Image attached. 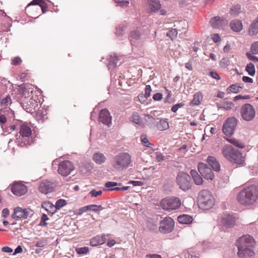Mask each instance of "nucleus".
Masks as SVG:
<instances>
[{
  "label": "nucleus",
  "instance_id": "f257e3e1",
  "mask_svg": "<svg viewBox=\"0 0 258 258\" xmlns=\"http://www.w3.org/2000/svg\"><path fill=\"white\" fill-rule=\"evenodd\" d=\"M258 198V189L251 184L244 187L237 195V200L242 205L250 206L255 203Z\"/></svg>",
  "mask_w": 258,
  "mask_h": 258
},
{
  "label": "nucleus",
  "instance_id": "f03ea898",
  "mask_svg": "<svg viewBox=\"0 0 258 258\" xmlns=\"http://www.w3.org/2000/svg\"><path fill=\"white\" fill-rule=\"evenodd\" d=\"M222 153L225 158L236 164L241 165L244 162V157L241 153L230 145L223 147Z\"/></svg>",
  "mask_w": 258,
  "mask_h": 258
},
{
  "label": "nucleus",
  "instance_id": "7ed1b4c3",
  "mask_svg": "<svg viewBox=\"0 0 258 258\" xmlns=\"http://www.w3.org/2000/svg\"><path fill=\"white\" fill-rule=\"evenodd\" d=\"M32 130L27 123H23L20 128L19 135H16V142L21 147L30 145L33 143Z\"/></svg>",
  "mask_w": 258,
  "mask_h": 258
},
{
  "label": "nucleus",
  "instance_id": "20e7f679",
  "mask_svg": "<svg viewBox=\"0 0 258 258\" xmlns=\"http://www.w3.org/2000/svg\"><path fill=\"white\" fill-rule=\"evenodd\" d=\"M132 162L130 155L127 153H121L115 156L112 161V166L117 171L127 168Z\"/></svg>",
  "mask_w": 258,
  "mask_h": 258
},
{
  "label": "nucleus",
  "instance_id": "39448f33",
  "mask_svg": "<svg viewBox=\"0 0 258 258\" xmlns=\"http://www.w3.org/2000/svg\"><path fill=\"white\" fill-rule=\"evenodd\" d=\"M198 201L200 208L208 210L214 206L215 199L210 191L204 189L199 192Z\"/></svg>",
  "mask_w": 258,
  "mask_h": 258
},
{
  "label": "nucleus",
  "instance_id": "423d86ee",
  "mask_svg": "<svg viewBox=\"0 0 258 258\" xmlns=\"http://www.w3.org/2000/svg\"><path fill=\"white\" fill-rule=\"evenodd\" d=\"M176 182L179 188L184 191L189 190L192 183L189 175L184 172H179L176 177Z\"/></svg>",
  "mask_w": 258,
  "mask_h": 258
},
{
  "label": "nucleus",
  "instance_id": "0eeeda50",
  "mask_svg": "<svg viewBox=\"0 0 258 258\" xmlns=\"http://www.w3.org/2000/svg\"><path fill=\"white\" fill-rule=\"evenodd\" d=\"M144 32L141 28L133 30L130 32V40L132 46L135 47H142L145 41L144 37Z\"/></svg>",
  "mask_w": 258,
  "mask_h": 258
},
{
  "label": "nucleus",
  "instance_id": "6e6552de",
  "mask_svg": "<svg viewBox=\"0 0 258 258\" xmlns=\"http://www.w3.org/2000/svg\"><path fill=\"white\" fill-rule=\"evenodd\" d=\"M180 205V200L177 197L165 198L160 202L161 207L164 210L169 211L178 209Z\"/></svg>",
  "mask_w": 258,
  "mask_h": 258
},
{
  "label": "nucleus",
  "instance_id": "1a4fd4ad",
  "mask_svg": "<svg viewBox=\"0 0 258 258\" xmlns=\"http://www.w3.org/2000/svg\"><path fill=\"white\" fill-rule=\"evenodd\" d=\"M240 113L243 120L249 121L254 118L255 110L252 105L246 103L241 107Z\"/></svg>",
  "mask_w": 258,
  "mask_h": 258
},
{
  "label": "nucleus",
  "instance_id": "9d476101",
  "mask_svg": "<svg viewBox=\"0 0 258 258\" xmlns=\"http://www.w3.org/2000/svg\"><path fill=\"white\" fill-rule=\"evenodd\" d=\"M33 214V211L30 208L23 209L18 207L15 208L12 217L16 220H20L30 218Z\"/></svg>",
  "mask_w": 258,
  "mask_h": 258
},
{
  "label": "nucleus",
  "instance_id": "9b49d317",
  "mask_svg": "<svg viewBox=\"0 0 258 258\" xmlns=\"http://www.w3.org/2000/svg\"><path fill=\"white\" fill-rule=\"evenodd\" d=\"M237 125V120L234 117L228 118L224 122L223 126V132L227 136L233 135Z\"/></svg>",
  "mask_w": 258,
  "mask_h": 258
},
{
  "label": "nucleus",
  "instance_id": "f8f14e48",
  "mask_svg": "<svg viewBox=\"0 0 258 258\" xmlns=\"http://www.w3.org/2000/svg\"><path fill=\"white\" fill-rule=\"evenodd\" d=\"M174 222L169 217H166L160 222L159 231L163 233L171 232L174 229Z\"/></svg>",
  "mask_w": 258,
  "mask_h": 258
},
{
  "label": "nucleus",
  "instance_id": "ddd939ff",
  "mask_svg": "<svg viewBox=\"0 0 258 258\" xmlns=\"http://www.w3.org/2000/svg\"><path fill=\"white\" fill-rule=\"evenodd\" d=\"M198 171L205 179L212 180L214 178V175L212 169L209 166L204 163L200 162L198 166Z\"/></svg>",
  "mask_w": 258,
  "mask_h": 258
},
{
  "label": "nucleus",
  "instance_id": "4468645a",
  "mask_svg": "<svg viewBox=\"0 0 258 258\" xmlns=\"http://www.w3.org/2000/svg\"><path fill=\"white\" fill-rule=\"evenodd\" d=\"M255 240L249 235H244L237 239L235 245L237 247H248L255 245Z\"/></svg>",
  "mask_w": 258,
  "mask_h": 258
},
{
  "label": "nucleus",
  "instance_id": "2eb2a0df",
  "mask_svg": "<svg viewBox=\"0 0 258 258\" xmlns=\"http://www.w3.org/2000/svg\"><path fill=\"white\" fill-rule=\"evenodd\" d=\"M74 167L72 162L68 160L63 161L59 164L58 172L63 176L69 175L74 170Z\"/></svg>",
  "mask_w": 258,
  "mask_h": 258
},
{
  "label": "nucleus",
  "instance_id": "dca6fc26",
  "mask_svg": "<svg viewBox=\"0 0 258 258\" xmlns=\"http://www.w3.org/2000/svg\"><path fill=\"white\" fill-rule=\"evenodd\" d=\"M254 247V246L237 247L238 249V256L239 258H251L253 257L255 255Z\"/></svg>",
  "mask_w": 258,
  "mask_h": 258
},
{
  "label": "nucleus",
  "instance_id": "f3484780",
  "mask_svg": "<svg viewBox=\"0 0 258 258\" xmlns=\"http://www.w3.org/2000/svg\"><path fill=\"white\" fill-rule=\"evenodd\" d=\"M31 6H36L37 9L41 10L43 13H45L48 9V5L45 0H32L26 7V10L28 11Z\"/></svg>",
  "mask_w": 258,
  "mask_h": 258
},
{
  "label": "nucleus",
  "instance_id": "a211bd4d",
  "mask_svg": "<svg viewBox=\"0 0 258 258\" xmlns=\"http://www.w3.org/2000/svg\"><path fill=\"white\" fill-rule=\"evenodd\" d=\"M55 185L54 183L48 180L42 181L39 185V190L43 194H47L53 191Z\"/></svg>",
  "mask_w": 258,
  "mask_h": 258
},
{
  "label": "nucleus",
  "instance_id": "6ab92c4d",
  "mask_svg": "<svg viewBox=\"0 0 258 258\" xmlns=\"http://www.w3.org/2000/svg\"><path fill=\"white\" fill-rule=\"evenodd\" d=\"M213 28L215 29L222 28L228 24V21L224 17H212L210 20Z\"/></svg>",
  "mask_w": 258,
  "mask_h": 258
},
{
  "label": "nucleus",
  "instance_id": "aec40b11",
  "mask_svg": "<svg viewBox=\"0 0 258 258\" xmlns=\"http://www.w3.org/2000/svg\"><path fill=\"white\" fill-rule=\"evenodd\" d=\"M98 119L99 122L104 124L109 125L111 123V116L109 111L105 108L100 110Z\"/></svg>",
  "mask_w": 258,
  "mask_h": 258
},
{
  "label": "nucleus",
  "instance_id": "412c9836",
  "mask_svg": "<svg viewBox=\"0 0 258 258\" xmlns=\"http://www.w3.org/2000/svg\"><path fill=\"white\" fill-rule=\"evenodd\" d=\"M27 190V187L24 184L20 183H14L11 187L12 192L18 196L25 194Z\"/></svg>",
  "mask_w": 258,
  "mask_h": 258
},
{
  "label": "nucleus",
  "instance_id": "4be33fe9",
  "mask_svg": "<svg viewBox=\"0 0 258 258\" xmlns=\"http://www.w3.org/2000/svg\"><path fill=\"white\" fill-rule=\"evenodd\" d=\"M150 11L155 12L159 10L161 4L159 0H143Z\"/></svg>",
  "mask_w": 258,
  "mask_h": 258
},
{
  "label": "nucleus",
  "instance_id": "5701e85b",
  "mask_svg": "<svg viewBox=\"0 0 258 258\" xmlns=\"http://www.w3.org/2000/svg\"><path fill=\"white\" fill-rule=\"evenodd\" d=\"M235 221V218L231 215H225L222 218V224L226 228L231 227L234 225Z\"/></svg>",
  "mask_w": 258,
  "mask_h": 258
},
{
  "label": "nucleus",
  "instance_id": "b1692460",
  "mask_svg": "<svg viewBox=\"0 0 258 258\" xmlns=\"http://www.w3.org/2000/svg\"><path fill=\"white\" fill-rule=\"evenodd\" d=\"M207 162L214 171H220V165L215 157L209 156L207 159Z\"/></svg>",
  "mask_w": 258,
  "mask_h": 258
},
{
  "label": "nucleus",
  "instance_id": "393cba45",
  "mask_svg": "<svg viewBox=\"0 0 258 258\" xmlns=\"http://www.w3.org/2000/svg\"><path fill=\"white\" fill-rule=\"evenodd\" d=\"M106 241V237L104 235H97L90 240V245L92 246H96L104 244Z\"/></svg>",
  "mask_w": 258,
  "mask_h": 258
},
{
  "label": "nucleus",
  "instance_id": "a878e982",
  "mask_svg": "<svg viewBox=\"0 0 258 258\" xmlns=\"http://www.w3.org/2000/svg\"><path fill=\"white\" fill-rule=\"evenodd\" d=\"M103 209V208L100 205H90L82 207V213L86 212L88 211L97 212L98 211H101Z\"/></svg>",
  "mask_w": 258,
  "mask_h": 258
},
{
  "label": "nucleus",
  "instance_id": "bb28decb",
  "mask_svg": "<svg viewBox=\"0 0 258 258\" xmlns=\"http://www.w3.org/2000/svg\"><path fill=\"white\" fill-rule=\"evenodd\" d=\"M107 66L109 69L110 68H114L117 65L118 61L119 59L117 56L115 55H110L107 57Z\"/></svg>",
  "mask_w": 258,
  "mask_h": 258
},
{
  "label": "nucleus",
  "instance_id": "cd10ccee",
  "mask_svg": "<svg viewBox=\"0 0 258 258\" xmlns=\"http://www.w3.org/2000/svg\"><path fill=\"white\" fill-rule=\"evenodd\" d=\"M93 160L96 164L101 165L105 162L106 158L103 153L97 152L93 155Z\"/></svg>",
  "mask_w": 258,
  "mask_h": 258
},
{
  "label": "nucleus",
  "instance_id": "c85d7f7f",
  "mask_svg": "<svg viewBox=\"0 0 258 258\" xmlns=\"http://www.w3.org/2000/svg\"><path fill=\"white\" fill-rule=\"evenodd\" d=\"M231 29L235 32L240 31L242 29V24L241 21L239 20H234L230 23Z\"/></svg>",
  "mask_w": 258,
  "mask_h": 258
},
{
  "label": "nucleus",
  "instance_id": "c756f323",
  "mask_svg": "<svg viewBox=\"0 0 258 258\" xmlns=\"http://www.w3.org/2000/svg\"><path fill=\"white\" fill-rule=\"evenodd\" d=\"M93 166L91 163H85L82 165V175L87 176L91 172Z\"/></svg>",
  "mask_w": 258,
  "mask_h": 258
},
{
  "label": "nucleus",
  "instance_id": "7c9ffc66",
  "mask_svg": "<svg viewBox=\"0 0 258 258\" xmlns=\"http://www.w3.org/2000/svg\"><path fill=\"white\" fill-rule=\"evenodd\" d=\"M203 99V95L201 92H199L194 95V98L189 104L190 106L194 107L199 105Z\"/></svg>",
  "mask_w": 258,
  "mask_h": 258
},
{
  "label": "nucleus",
  "instance_id": "2f4dec72",
  "mask_svg": "<svg viewBox=\"0 0 258 258\" xmlns=\"http://www.w3.org/2000/svg\"><path fill=\"white\" fill-rule=\"evenodd\" d=\"M35 100L32 99H29L26 102L22 104V107L27 112H30L35 108Z\"/></svg>",
  "mask_w": 258,
  "mask_h": 258
},
{
  "label": "nucleus",
  "instance_id": "473e14b6",
  "mask_svg": "<svg viewBox=\"0 0 258 258\" xmlns=\"http://www.w3.org/2000/svg\"><path fill=\"white\" fill-rule=\"evenodd\" d=\"M177 220L180 224H189L192 222V218L188 215H182L178 217Z\"/></svg>",
  "mask_w": 258,
  "mask_h": 258
},
{
  "label": "nucleus",
  "instance_id": "72a5a7b5",
  "mask_svg": "<svg viewBox=\"0 0 258 258\" xmlns=\"http://www.w3.org/2000/svg\"><path fill=\"white\" fill-rule=\"evenodd\" d=\"M190 174L196 184L201 185L203 183V180L202 177L196 170H191Z\"/></svg>",
  "mask_w": 258,
  "mask_h": 258
},
{
  "label": "nucleus",
  "instance_id": "f704fd0d",
  "mask_svg": "<svg viewBox=\"0 0 258 258\" xmlns=\"http://www.w3.org/2000/svg\"><path fill=\"white\" fill-rule=\"evenodd\" d=\"M248 33L251 36H253L258 33V17L251 24Z\"/></svg>",
  "mask_w": 258,
  "mask_h": 258
},
{
  "label": "nucleus",
  "instance_id": "c9c22d12",
  "mask_svg": "<svg viewBox=\"0 0 258 258\" xmlns=\"http://www.w3.org/2000/svg\"><path fill=\"white\" fill-rule=\"evenodd\" d=\"M41 207L42 208L44 209L46 211L48 212H50L52 213H53L54 212H55L56 209L54 210L55 209V206L53 205L51 202H43L41 204Z\"/></svg>",
  "mask_w": 258,
  "mask_h": 258
},
{
  "label": "nucleus",
  "instance_id": "e433bc0d",
  "mask_svg": "<svg viewBox=\"0 0 258 258\" xmlns=\"http://www.w3.org/2000/svg\"><path fill=\"white\" fill-rule=\"evenodd\" d=\"M156 126L159 130L164 131L169 128V124L166 120L161 119L157 123Z\"/></svg>",
  "mask_w": 258,
  "mask_h": 258
},
{
  "label": "nucleus",
  "instance_id": "4c0bfd02",
  "mask_svg": "<svg viewBox=\"0 0 258 258\" xmlns=\"http://www.w3.org/2000/svg\"><path fill=\"white\" fill-rule=\"evenodd\" d=\"M12 103V101L11 97L8 95L1 101L0 104L2 107H7L10 106Z\"/></svg>",
  "mask_w": 258,
  "mask_h": 258
},
{
  "label": "nucleus",
  "instance_id": "58836bf2",
  "mask_svg": "<svg viewBox=\"0 0 258 258\" xmlns=\"http://www.w3.org/2000/svg\"><path fill=\"white\" fill-rule=\"evenodd\" d=\"M242 88V85H240V84H234L230 85L228 88L227 90L234 93H237L239 92V89Z\"/></svg>",
  "mask_w": 258,
  "mask_h": 258
},
{
  "label": "nucleus",
  "instance_id": "ea45409f",
  "mask_svg": "<svg viewBox=\"0 0 258 258\" xmlns=\"http://www.w3.org/2000/svg\"><path fill=\"white\" fill-rule=\"evenodd\" d=\"M245 70L247 72L250 76H252L255 74V67L254 64L251 62H249L247 64L245 68Z\"/></svg>",
  "mask_w": 258,
  "mask_h": 258
},
{
  "label": "nucleus",
  "instance_id": "a19ab883",
  "mask_svg": "<svg viewBox=\"0 0 258 258\" xmlns=\"http://www.w3.org/2000/svg\"><path fill=\"white\" fill-rule=\"evenodd\" d=\"M67 204L66 200L64 199H59L57 200L55 204V209L56 210H59L60 208L66 206Z\"/></svg>",
  "mask_w": 258,
  "mask_h": 258
},
{
  "label": "nucleus",
  "instance_id": "79ce46f5",
  "mask_svg": "<svg viewBox=\"0 0 258 258\" xmlns=\"http://www.w3.org/2000/svg\"><path fill=\"white\" fill-rule=\"evenodd\" d=\"M126 29V27L124 25H119L116 28V31L115 32L116 35L118 36L123 35Z\"/></svg>",
  "mask_w": 258,
  "mask_h": 258
},
{
  "label": "nucleus",
  "instance_id": "37998d69",
  "mask_svg": "<svg viewBox=\"0 0 258 258\" xmlns=\"http://www.w3.org/2000/svg\"><path fill=\"white\" fill-rule=\"evenodd\" d=\"M131 120L133 122H134L137 124H140L141 122V118H140L139 115L137 112L133 113V114L131 117Z\"/></svg>",
  "mask_w": 258,
  "mask_h": 258
},
{
  "label": "nucleus",
  "instance_id": "c03bdc74",
  "mask_svg": "<svg viewBox=\"0 0 258 258\" xmlns=\"http://www.w3.org/2000/svg\"><path fill=\"white\" fill-rule=\"evenodd\" d=\"M240 11L241 7L239 5L233 6L230 10L231 14L232 15H238L240 13Z\"/></svg>",
  "mask_w": 258,
  "mask_h": 258
},
{
  "label": "nucleus",
  "instance_id": "a18cd8bd",
  "mask_svg": "<svg viewBox=\"0 0 258 258\" xmlns=\"http://www.w3.org/2000/svg\"><path fill=\"white\" fill-rule=\"evenodd\" d=\"M234 106L233 103L232 102H228L222 104L217 105L218 108H224L226 110L231 109Z\"/></svg>",
  "mask_w": 258,
  "mask_h": 258
},
{
  "label": "nucleus",
  "instance_id": "49530a36",
  "mask_svg": "<svg viewBox=\"0 0 258 258\" xmlns=\"http://www.w3.org/2000/svg\"><path fill=\"white\" fill-rule=\"evenodd\" d=\"M177 35V31L175 29H172L168 31L166 35L170 37L171 40H173L175 39Z\"/></svg>",
  "mask_w": 258,
  "mask_h": 258
},
{
  "label": "nucleus",
  "instance_id": "de8ad7c7",
  "mask_svg": "<svg viewBox=\"0 0 258 258\" xmlns=\"http://www.w3.org/2000/svg\"><path fill=\"white\" fill-rule=\"evenodd\" d=\"M229 142L231 144H233L234 146L239 148L242 149L244 147V145H243V144L236 139H231L229 140Z\"/></svg>",
  "mask_w": 258,
  "mask_h": 258
},
{
  "label": "nucleus",
  "instance_id": "09e8293b",
  "mask_svg": "<svg viewBox=\"0 0 258 258\" xmlns=\"http://www.w3.org/2000/svg\"><path fill=\"white\" fill-rule=\"evenodd\" d=\"M141 140L142 142V144L147 147H150L151 145H152V144L149 143L147 138V136L146 135H142L141 136Z\"/></svg>",
  "mask_w": 258,
  "mask_h": 258
},
{
  "label": "nucleus",
  "instance_id": "8fccbe9b",
  "mask_svg": "<svg viewBox=\"0 0 258 258\" xmlns=\"http://www.w3.org/2000/svg\"><path fill=\"white\" fill-rule=\"evenodd\" d=\"M118 6L127 7L130 4V0H114Z\"/></svg>",
  "mask_w": 258,
  "mask_h": 258
},
{
  "label": "nucleus",
  "instance_id": "3c124183",
  "mask_svg": "<svg viewBox=\"0 0 258 258\" xmlns=\"http://www.w3.org/2000/svg\"><path fill=\"white\" fill-rule=\"evenodd\" d=\"M230 64V60L228 58H223L220 61V65L222 68H227Z\"/></svg>",
  "mask_w": 258,
  "mask_h": 258
},
{
  "label": "nucleus",
  "instance_id": "603ef678",
  "mask_svg": "<svg viewBox=\"0 0 258 258\" xmlns=\"http://www.w3.org/2000/svg\"><path fill=\"white\" fill-rule=\"evenodd\" d=\"M251 51L252 54H258V42H255L252 44L251 46Z\"/></svg>",
  "mask_w": 258,
  "mask_h": 258
},
{
  "label": "nucleus",
  "instance_id": "864d4df0",
  "mask_svg": "<svg viewBox=\"0 0 258 258\" xmlns=\"http://www.w3.org/2000/svg\"><path fill=\"white\" fill-rule=\"evenodd\" d=\"M184 105V104L182 102L177 103L172 107L171 110L173 112H176L179 108L182 107Z\"/></svg>",
  "mask_w": 258,
  "mask_h": 258
},
{
  "label": "nucleus",
  "instance_id": "5fc2aeb1",
  "mask_svg": "<svg viewBox=\"0 0 258 258\" xmlns=\"http://www.w3.org/2000/svg\"><path fill=\"white\" fill-rule=\"evenodd\" d=\"M121 184V183H118L115 182L108 181V182L105 183V186L106 188H111V187H113L114 186H116L117 185H120Z\"/></svg>",
  "mask_w": 258,
  "mask_h": 258
},
{
  "label": "nucleus",
  "instance_id": "6e6d98bb",
  "mask_svg": "<svg viewBox=\"0 0 258 258\" xmlns=\"http://www.w3.org/2000/svg\"><path fill=\"white\" fill-rule=\"evenodd\" d=\"M89 194L92 197H97L102 194V191L101 190L96 191L95 189H93L90 191Z\"/></svg>",
  "mask_w": 258,
  "mask_h": 258
},
{
  "label": "nucleus",
  "instance_id": "4d7b16f0",
  "mask_svg": "<svg viewBox=\"0 0 258 258\" xmlns=\"http://www.w3.org/2000/svg\"><path fill=\"white\" fill-rule=\"evenodd\" d=\"M46 240L45 239H42L37 241L35 245L37 247H43L45 245H46Z\"/></svg>",
  "mask_w": 258,
  "mask_h": 258
},
{
  "label": "nucleus",
  "instance_id": "13d9d810",
  "mask_svg": "<svg viewBox=\"0 0 258 258\" xmlns=\"http://www.w3.org/2000/svg\"><path fill=\"white\" fill-rule=\"evenodd\" d=\"M155 158L158 162H161L165 160V157L160 152L156 153Z\"/></svg>",
  "mask_w": 258,
  "mask_h": 258
},
{
  "label": "nucleus",
  "instance_id": "bf43d9fd",
  "mask_svg": "<svg viewBox=\"0 0 258 258\" xmlns=\"http://www.w3.org/2000/svg\"><path fill=\"white\" fill-rule=\"evenodd\" d=\"M151 91L152 90L151 86L150 85H146L144 94L145 97L146 99H147L150 96Z\"/></svg>",
  "mask_w": 258,
  "mask_h": 258
},
{
  "label": "nucleus",
  "instance_id": "052dcab7",
  "mask_svg": "<svg viewBox=\"0 0 258 258\" xmlns=\"http://www.w3.org/2000/svg\"><path fill=\"white\" fill-rule=\"evenodd\" d=\"M209 75L212 77L213 78V79H215L217 80H220L221 78L219 76V75H218V74L214 71H211L209 72Z\"/></svg>",
  "mask_w": 258,
  "mask_h": 258
},
{
  "label": "nucleus",
  "instance_id": "680f3d73",
  "mask_svg": "<svg viewBox=\"0 0 258 258\" xmlns=\"http://www.w3.org/2000/svg\"><path fill=\"white\" fill-rule=\"evenodd\" d=\"M246 55L249 60L254 61H258V57L252 55L250 53L247 52Z\"/></svg>",
  "mask_w": 258,
  "mask_h": 258
},
{
  "label": "nucleus",
  "instance_id": "e2e57ef3",
  "mask_svg": "<svg viewBox=\"0 0 258 258\" xmlns=\"http://www.w3.org/2000/svg\"><path fill=\"white\" fill-rule=\"evenodd\" d=\"M22 62V60L19 57H14L12 59V64L15 66H17L20 64Z\"/></svg>",
  "mask_w": 258,
  "mask_h": 258
},
{
  "label": "nucleus",
  "instance_id": "0e129e2a",
  "mask_svg": "<svg viewBox=\"0 0 258 258\" xmlns=\"http://www.w3.org/2000/svg\"><path fill=\"white\" fill-rule=\"evenodd\" d=\"M249 98H250V96L249 95L242 96V95H239L236 96L234 97V100L236 101V100H239V99H248Z\"/></svg>",
  "mask_w": 258,
  "mask_h": 258
},
{
  "label": "nucleus",
  "instance_id": "69168bd1",
  "mask_svg": "<svg viewBox=\"0 0 258 258\" xmlns=\"http://www.w3.org/2000/svg\"><path fill=\"white\" fill-rule=\"evenodd\" d=\"M212 39L213 41L215 43L219 42L221 40L220 37L219 35L217 33H215L212 35Z\"/></svg>",
  "mask_w": 258,
  "mask_h": 258
},
{
  "label": "nucleus",
  "instance_id": "338daca9",
  "mask_svg": "<svg viewBox=\"0 0 258 258\" xmlns=\"http://www.w3.org/2000/svg\"><path fill=\"white\" fill-rule=\"evenodd\" d=\"M162 98V95L161 93H157L155 94L153 96V98L155 101H159Z\"/></svg>",
  "mask_w": 258,
  "mask_h": 258
},
{
  "label": "nucleus",
  "instance_id": "774afa93",
  "mask_svg": "<svg viewBox=\"0 0 258 258\" xmlns=\"http://www.w3.org/2000/svg\"><path fill=\"white\" fill-rule=\"evenodd\" d=\"M186 258H199V256L195 254L194 252H187L185 254Z\"/></svg>",
  "mask_w": 258,
  "mask_h": 258
}]
</instances>
